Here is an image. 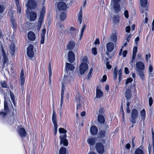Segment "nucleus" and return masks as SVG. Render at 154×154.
<instances>
[{
  "label": "nucleus",
  "instance_id": "nucleus-14",
  "mask_svg": "<svg viewBox=\"0 0 154 154\" xmlns=\"http://www.w3.org/2000/svg\"><path fill=\"white\" fill-rule=\"evenodd\" d=\"M27 5L28 8L30 9H35L37 7V4L36 2L33 0L29 1Z\"/></svg>",
  "mask_w": 154,
  "mask_h": 154
},
{
  "label": "nucleus",
  "instance_id": "nucleus-41",
  "mask_svg": "<svg viewBox=\"0 0 154 154\" xmlns=\"http://www.w3.org/2000/svg\"><path fill=\"white\" fill-rule=\"evenodd\" d=\"M119 15H114L113 17V19L114 22L115 23H117L119 22Z\"/></svg>",
  "mask_w": 154,
  "mask_h": 154
},
{
  "label": "nucleus",
  "instance_id": "nucleus-55",
  "mask_svg": "<svg viewBox=\"0 0 154 154\" xmlns=\"http://www.w3.org/2000/svg\"><path fill=\"white\" fill-rule=\"evenodd\" d=\"M106 65L107 68L108 69H110L112 68L111 66L109 64V61H107L106 62Z\"/></svg>",
  "mask_w": 154,
  "mask_h": 154
},
{
  "label": "nucleus",
  "instance_id": "nucleus-35",
  "mask_svg": "<svg viewBox=\"0 0 154 154\" xmlns=\"http://www.w3.org/2000/svg\"><path fill=\"white\" fill-rule=\"evenodd\" d=\"M137 72H138V74L141 79L143 80L144 79V75L143 70Z\"/></svg>",
  "mask_w": 154,
  "mask_h": 154
},
{
  "label": "nucleus",
  "instance_id": "nucleus-36",
  "mask_svg": "<svg viewBox=\"0 0 154 154\" xmlns=\"http://www.w3.org/2000/svg\"><path fill=\"white\" fill-rule=\"evenodd\" d=\"M80 96H76L75 97V99L77 100V102H79V103L77 104V109H79L81 107L80 103Z\"/></svg>",
  "mask_w": 154,
  "mask_h": 154
},
{
  "label": "nucleus",
  "instance_id": "nucleus-59",
  "mask_svg": "<svg viewBox=\"0 0 154 154\" xmlns=\"http://www.w3.org/2000/svg\"><path fill=\"white\" fill-rule=\"evenodd\" d=\"M120 0H112L111 2L112 4H119Z\"/></svg>",
  "mask_w": 154,
  "mask_h": 154
},
{
  "label": "nucleus",
  "instance_id": "nucleus-25",
  "mask_svg": "<svg viewBox=\"0 0 154 154\" xmlns=\"http://www.w3.org/2000/svg\"><path fill=\"white\" fill-rule=\"evenodd\" d=\"M148 151L149 154H150L151 152L154 154V139H153L152 144H149L148 146Z\"/></svg>",
  "mask_w": 154,
  "mask_h": 154
},
{
  "label": "nucleus",
  "instance_id": "nucleus-56",
  "mask_svg": "<svg viewBox=\"0 0 154 154\" xmlns=\"http://www.w3.org/2000/svg\"><path fill=\"white\" fill-rule=\"evenodd\" d=\"M131 37L132 35L131 34H129L127 36V37L126 38V40L127 42H129Z\"/></svg>",
  "mask_w": 154,
  "mask_h": 154
},
{
  "label": "nucleus",
  "instance_id": "nucleus-3",
  "mask_svg": "<svg viewBox=\"0 0 154 154\" xmlns=\"http://www.w3.org/2000/svg\"><path fill=\"white\" fill-rule=\"evenodd\" d=\"M87 60V58L86 57H84L82 59V61L84 62L81 63L79 67V72L81 75L83 74L88 69V65L86 63Z\"/></svg>",
  "mask_w": 154,
  "mask_h": 154
},
{
  "label": "nucleus",
  "instance_id": "nucleus-7",
  "mask_svg": "<svg viewBox=\"0 0 154 154\" xmlns=\"http://www.w3.org/2000/svg\"><path fill=\"white\" fill-rule=\"evenodd\" d=\"M20 78V80L19 83L20 85L21 89L23 90L24 89V84L25 80L24 72L23 69H22L21 71Z\"/></svg>",
  "mask_w": 154,
  "mask_h": 154
},
{
  "label": "nucleus",
  "instance_id": "nucleus-17",
  "mask_svg": "<svg viewBox=\"0 0 154 154\" xmlns=\"http://www.w3.org/2000/svg\"><path fill=\"white\" fill-rule=\"evenodd\" d=\"M90 131L91 134L93 135H95L98 132L97 128L95 125H92L91 127Z\"/></svg>",
  "mask_w": 154,
  "mask_h": 154
},
{
  "label": "nucleus",
  "instance_id": "nucleus-1",
  "mask_svg": "<svg viewBox=\"0 0 154 154\" xmlns=\"http://www.w3.org/2000/svg\"><path fill=\"white\" fill-rule=\"evenodd\" d=\"M59 131L60 133L64 134L63 135H60L59 137L60 144H63L62 146H67L68 142L66 139L67 136L66 133L67 132V131L63 128H60L59 129Z\"/></svg>",
  "mask_w": 154,
  "mask_h": 154
},
{
  "label": "nucleus",
  "instance_id": "nucleus-10",
  "mask_svg": "<svg viewBox=\"0 0 154 154\" xmlns=\"http://www.w3.org/2000/svg\"><path fill=\"white\" fill-rule=\"evenodd\" d=\"M58 9L61 11H65L68 8L66 4L63 2H60L57 5Z\"/></svg>",
  "mask_w": 154,
  "mask_h": 154
},
{
  "label": "nucleus",
  "instance_id": "nucleus-21",
  "mask_svg": "<svg viewBox=\"0 0 154 154\" xmlns=\"http://www.w3.org/2000/svg\"><path fill=\"white\" fill-rule=\"evenodd\" d=\"M28 37L29 40L32 41H34L35 38V34L32 32H30L28 33Z\"/></svg>",
  "mask_w": 154,
  "mask_h": 154
},
{
  "label": "nucleus",
  "instance_id": "nucleus-40",
  "mask_svg": "<svg viewBox=\"0 0 154 154\" xmlns=\"http://www.w3.org/2000/svg\"><path fill=\"white\" fill-rule=\"evenodd\" d=\"M61 83L62 84V89L61 91V93H64V91L65 89V86L66 85L65 82L64 81L61 82Z\"/></svg>",
  "mask_w": 154,
  "mask_h": 154
},
{
  "label": "nucleus",
  "instance_id": "nucleus-22",
  "mask_svg": "<svg viewBox=\"0 0 154 154\" xmlns=\"http://www.w3.org/2000/svg\"><path fill=\"white\" fill-rule=\"evenodd\" d=\"M2 56L3 59V66H4V65L5 63H7L8 62V59L6 56V54L5 53L4 50L2 51Z\"/></svg>",
  "mask_w": 154,
  "mask_h": 154
},
{
  "label": "nucleus",
  "instance_id": "nucleus-34",
  "mask_svg": "<svg viewBox=\"0 0 154 154\" xmlns=\"http://www.w3.org/2000/svg\"><path fill=\"white\" fill-rule=\"evenodd\" d=\"M106 133L107 131L102 130L99 131L98 134L100 137H103L105 136Z\"/></svg>",
  "mask_w": 154,
  "mask_h": 154
},
{
  "label": "nucleus",
  "instance_id": "nucleus-48",
  "mask_svg": "<svg viewBox=\"0 0 154 154\" xmlns=\"http://www.w3.org/2000/svg\"><path fill=\"white\" fill-rule=\"evenodd\" d=\"M63 95H64V94H63L62 93H61V102H60V110L62 108V104H63Z\"/></svg>",
  "mask_w": 154,
  "mask_h": 154
},
{
  "label": "nucleus",
  "instance_id": "nucleus-53",
  "mask_svg": "<svg viewBox=\"0 0 154 154\" xmlns=\"http://www.w3.org/2000/svg\"><path fill=\"white\" fill-rule=\"evenodd\" d=\"M104 112V109L103 108H100L99 110V112L100 114H103Z\"/></svg>",
  "mask_w": 154,
  "mask_h": 154
},
{
  "label": "nucleus",
  "instance_id": "nucleus-11",
  "mask_svg": "<svg viewBox=\"0 0 154 154\" xmlns=\"http://www.w3.org/2000/svg\"><path fill=\"white\" fill-rule=\"evenodd\" d=\"M33 46L32 45L30 44L29 45L27 49V54L29 57L32 58L34 55L33 51Z\"/></svg>",
  "mask_w": 154,
  "mask_h": 154
},
{
  "label": "nucleus",
  "instance_id": "nucleus-50",
  "mask_svg": "<svg viewBox=\"0 0 154 154\" xmlns=\"http://www.w3.org/2000/svg\"><path fill=\"white\" fill-rule=\"evenodd\" d=\"M7 115L6 112H0V118H4Z\"/></svg>",
  "mask_w": 154,
  "mask_h": 154
},
{
  "label": "nucleus",
  "instance_id": "nucleus-30",
  "mask_svg": "<svg viewBox=\"0 0 154 154\" xmlns=\"http://www.w3.org/2000/svg\"><path fill=\"white\" fill-rule=\"evenodd\" d=\"M97 120L98 122L101 124H103L105 121L103 116L101 115H98Z\"/></svg>",
  "mask_w": 154,
  "mask_h": 154
},
{
  "label": "nucleus",
  "instance_id": "nucleus-54",
  "mask_svg": "<svg viewBox=\"0 0 154 154\" xmlns=\"http://www.w3.org/2000/svg\"><path fill=\"white\" fill-rule=\"evenodd\" d=\"M149 105L151 106L153 103V100L151 97H150L149 99Z\"/></svg>",
  "mask_w": 154,
  "mask_h": 154
},
{
  "label": "nucleus",
  "instance_id": "nucleus-15",
  "mask_svg": "<svg viewBox=\"0 0 154 154\" xmlns=\"http://www.w3.org/2000/svg\"><path fill=\"white\" fill-rule=\"evenodd\" d=\"M144 148L141 146L137 148L134 152V154H144Z\"/></svg>",
  "mask_w": 154,
  "mask_h": 154
},
{
  "label": "nucleus",
  "instance_id": "nucleus-4",
  "mask_svg": "<svg viewBox=\"0 0 154 154\" xmlns=\"http://www.w3.org/2000/svg\"><path fill=\"white\" fill-rule=\"evenodd\" d=\"M45 13V6H43L40 11V17L37 29L38 31L40 30L42 23Z\"/></svg>",
  "mask_w": 154,
  "mask_h": 154
},
{
  "label": "nucleus",
  "instance_id": "nucleus-46",
  "mask_svg": "<svg viewBox=\"0 0 154 154\" xmlns=\"http://www.w3.org/2000/svg\"><path fill=\"white\" fill-rule=\"evenodd\" d=\"M93 68H91L90 69L89 72L87 75V79H90L92 77V73L93 71Z\"/></svg>",
  "mask_w": 154,
  "mask_h": 154
},
{
  "label": "nucleus",
  "instance_id": "nucleus-5",
  "mask_svg": "<svg viewBox=\"0 0 154 154\" xmlns=\"http://www.w3.org/2000/svg\"><path fill=\"white\" fill-rule=\"evenodd\" d=\"M139 112L138 110L135 109H133L132 110L131 119H130V122L133 124H135Z\"/></svg>",
  "mask_w": 154,
  "mask_h": 154
},
{
  "label": "nucleus",
  "instance_id": "nucleus-33",
  "mask_svg": "<svg viewBox=\"0 0 154 154\" xmlns=\"http://www.w3.org/2000/svg\"><path fill=\"white\" fill-rule=\"evenodd\" d=\"M140 114L141 116V119L144 121L145 119L146 115V111L144 109H142L140 112Z\"/></svg>",
  "mask_w": 154,
  "mask_h": 154
},
{
  "label": "nucleus",
  "instance_id": "nucleus-49",
  "mask_svg": "<svg viewBox=\"0 0 154 154\" xmlns=\"http://www.w3.org/2000/svg\"><path fill=\"white\" fill-rule=\"evenodd\" d=\"M91 52L92 54L94 55H96L97 54V48H96L94 47L92 48L91 49Z\"/></svg>",
  "mask_w": 154,
  "mask_h": 154
},
{
  "label": "nucleus",
  "instance_id": "nucleus-27",
  "mask_svg": "<svg viewBox=\"0 0 154 154\" xmlns=\"http://www.w3.org/2000/svg\"><path fill=\"white\" fill-rule=\"evenodd\" d=\"M96 141L95 138H90L88 139L87 142L90 146H93L95 144Z\"/></svg>",
  "mask_w": 154,
  "mask_h": 154
},
{
  "label": "nucleus",
  "instance_id": "nucleus-32",
  "mask_svg": "<svg viewBox=\"0 0 154 154\" xmlns=\"http://www.w3.org/2000/svg\"><path fill=\"white\" fill-rule=\"evenodd\" d=\"M78 17V21L79 22L80 24H81L82 23V9H80V10Z\"/></svg>",
  "mask_w": 154,
  "mask_h": 154
},
{
  "label": "nucleus",
  "instance_id": "nucleus-38",
  "mask_svg": "<svg viewBox=\"0 0 154 154\" xmlns=\"http://www.w3.org/2000/svg\"><path fill=\"white\" fill-rule=\"evenodd\" d=\"M140 4L143 7H145L147 5V0H140Z\"/></svg>",
  "mask_w": 154,
  "mask_h": 154
},
{
  "label": "nucleus",
  "instance_id": "nucleus-39",
  "mask_svg": "<svg viewBox=\"0 0 154 154\" xmlns=\"http://www.w3.org/2000/svg\"><path fill=\"white\" fill-rule=\"evenodd\" d=\"M66 148L62 147L59 150V154H66Z\"/></svg>",
  "mask_w": 154,
  "mask_h": 154
},
{
  "label": "nucleus",
  "instance_id": "nucleus-64",
  "mask_svg": "<svg viewBox=\"0 0 154 154\" xmlns=\"http://www.w3.org/2000/svg\"><path fill=\"white\" fill-rule=\"evenodd\" d=\"M94 44L96 45L100 44L99 39L98 38H97L96 39L94 42Z\"/></svg>",
  "mask_w": 154,
  "mask_h": 154
},
{
  "label": "nucleus",
  "instance_id": "nucleus-12",
  "mask_svg": "<svg viewBox=\"0 0 154 154\" xmlns=\"http://www.w3.org/2000/svg\"><path fill=\"white\" fill-rule=\"evenodd\" d=\"M136 66L137 67L136 71H137L143 70L145 68L144 63L141 61H139L136 63Z\"/></svg>",
  "mask_w": 154,
  "mask_h": 154
},
{
  "label": "nucleus",
  "instance_id": "nucleus-52",
  "mask_svg": "<svg viewBox=\"0 0 154 154\" xmlns=\"http://www.w3.org/2000/svg\"><path fill=\"white\" fill-rule=\"evenodd\" d=\"M5 9V7L3 6L0 5V13H2Z\"/></svg>",
  "mask_w": 154,
  "mask_h": 154
},
{
  "label": "nucleus",
  "instance_id": "nucleus-62",
  "mask_svg": "<svg viewBox=\"0 0 154 154\" xmlns=\"http://www.w3.org/2000/svg\"><path fill=\"white\" fill-rule=\"evenodd\" d=\"M57 26H60V28H61V29H62L64 27L63 25L61 24L60 23H57Z\"/></svg>",
  "mask_w": 154,
  "mask_h": 154
},
{
  "label": "nucleus",
  "instance_id": "nucleus-45",
  "mask_svg": "<svg viewBox=\"0 0 154 154\" xmlns=\"http://www.w3.org/2000/svg\"><path fill=\"white\" fill-rule=\"evenodd\" d=\"M117 71L116 70V67H115L114 69L113 72V79L116 80L117 78Z\"/></svg>",
  "mask_w": 154,
  "mask_h": 154
},
{
  "label": "nucleus",
  "instance_id": "nucleus-16",
  "mask_svg": "<svg viewBox=\"0 0 154 154\" xmlns=\"http://www.w3.org/2000/svg\"><path fill=\"white\" fill-rule=\"evenodd\" d=\"M112 7L116 13H118L120 10V5L119 4H112Z\"/></svg>",
  "mask_w": 154,
  "mask_h": 154
},
{
  "label": "nucleus",
  "instance_id": "nucleus-44",
  "mask_svg": "<svg viewBox=\"0 0 154 154\" xmlns=\"http://www.w3.org/2000/svg\"><path fill=\"white\" fill-rule=\"evenodd\" d=\"M1 85L2 88H8L9 87L8 86L5 81H3L1 82Z\"/></svg>",
  "mask_w": 154,
  "mask_h": 154
},
{
  "label": "nucleus",
  "instance_id": "nucleus-8",
  "mask_svg": "<svg viewBox=\"0 0 154 154\" xmlns=\"http://www.w3.org/2000/svg\"><path fill=\"white\" fill-rule=\"evenodd\" d=\"M10 20L11 23V26L14 30H16L17 27V23L15 18L14 17L12 13H9Z\"/></svg>",
  "mask_w": 154,
  "mask_h": 154
},
{
  "label": "nucleus",
  "instance_id": "nucleus-20",
  "mask_svg": "<svg viewBox=\"0 0 154 154\" xmlns=\"http://www.w3.org/2000/svg\"><path fill=\"white\" fill-rule=\"evenodd\" d=\"M37 17L36 13L32 11L30 13V20L31 21L35 20Z\"/></svg>",
  "mask_w": 154,
  "mask_h": 154
},
{
  "label": "nucleus",
  "instance_id": "nucleus-13",
  "mask_svg": "<svg viewBox=\"0 0 154 154\" xmlns=\"http://www.w3.org/2000/svg\"><path fill=\"white\" fill-rule=\"evenodd\" d=\"M68 58L69 62L72 63L75 60V56L74 53L72 51H70L68 53Z\"/></svg>",
  "mask_w": 154,
  "mask_h": 154
},
{
  "label": "nucleus",
  "instance_id": "nucleus-42",
  "mask_svg": "<svg viewBox=\"0 0 154 154\" xmlns=\"http://www.w3.org/2000/svg\"><path fill=\"white\" fill-rule=\"evenodd\" d=\"M5 100L4 101V109L5 111L8 112L9 111V108L8 107V103L6 101L5 97Z\"/></svg>",
  "mask_w": 154,
  "mask_h": 154
},
{
  "label": "nucleus",
  "instance_id": "nucleus-19",
  "mask_svg": "<svg viewBox=\"0 0 154 154\" xmlns=\"http://www.w3.org/2000/svg\"><path fill=\"white\" fill-rule=\"evenodd\" d=\"M46 29H43L42 32L41 34V39L40 42L41 44H43L44 43L45 39V35L46 32Z\"/></svg>",
  "mask_w": 154,
  "mask_h": 154
},
{
  "label": "nucleus",
  "instance_id": "nucleus-37",
  "mask_svg": "<svg viewBox=\"0 0 154 154\" xmlns=\"http://www.w3.org/2000/svg\"><path fill=\"white\" fill-rule=\"evenodd\" d=\"M66 17V15L64 12L62 13L60 15V19L61 20H64Z\"/></svg>",
  "mask_w": 154,
  "mask_h": 154
},
{
  "label": "nucleus",
  "instance_id": "nucleus-29",
  "mask_svg": "<svg viewBox=\"0 0 154 154\" xmlns=\"http://www.w3.org/2000/svg\"><path fill=\"white\" fill-rule=\"evenodd\" d=\"M111 40L113 42H116L117 40V38L116 34V33H112L111 37Z\"/></svg>",
  "mask_w": 154,
  "mask_h": 154
},
{
  "label": "nucleus",
  "instance_id": "nucleus-31",
  "mask_svg": "<svg viewBox=\"0 0 154 154\" xmlns=\"http://www.w3.org/2000/svg\"><path fill=\"white\" fill-rule=\"evenodd\" d=\"M10 52L11 54L13 55L15 52V46L14 44L12 43L10 46Z\"/></svg>",
  "mask_w": 154,
  "mask_h": 154
},
{
  "label": "nucleus",
  "instance_id": "nucleus-24",
  "mask_svg": "<svg viewBox=\"0 0 154 154\" xmlns=\"http://www.w3.org/2000/svg\"><path fill=\"white\" fill-rule=\"evenodd\" d=\"M66 70H72L74 69L75 66L73 64L67 63H66Z\"/></svg>",
  "mask_w": 154,
  "mask_h": 154
},
{
  "label": "nucleus",
  "instance_id": "nucleus-2",
  "mask_svg": "<svg viewBox=\"0 0 154 154\" xmlns=\"http://www.w3.org/2000/svg\"><path fill=\"white\" fill-rule=\"evenodd\" d=\"M106 54L109 57L111 58L113 56V53H110L114 49V45L112 42H108L106 45Z\"/></svg>",
  "mask_w": 154,
  "mask_h": 154
},
{
  "label": "nucleus",
  "instance_id": "nucleus-23",
  "mask_svg": "<svg viewBox=\"0 0 154 154\" xmlns=\"http://www.w3.org/2000/svg\"><path fill=\"white\" fill-rule=\"evenodd\" d=\"M19 133L22 137H25L26 133L25 129L23 128H20L18 130Z\"/></svg>",
  "mask_w": 154,
  "mask_h": 154
},
{
  "label": "nucleus",
  "instance_id": "nucleus-63",
  "mask_svg": "<svg viewBox=\"0 0 154 154\" xmlns=\"http://www.w3.org/2000/svg\"><path fill=\"white\" fill-rule=\"evenodd\" d=\"M131 145L129 143H127L125 146V148L127 149H129L131 148Z\"/></svg>",
  "mask_w": 154,
  "mask_h": 154
},
{
  "label": "nucleus",
  "instance_id": "nucleus-60",
  "mask_svg": "<svg viewBox=\"0 0 154 154\" xmlns=\"http://www.w3.org/2000/svg\"><path fill=\"white\" fill-rule=\"evenodd\" d=\"M131 30V28L129 26H127L125 28V31L127 32H129Z\"/></svg>",
  "mask_w": 154,
  "mask_h": 154
},
{
  "label": "nucleus",
  "instance_id": "nucleus-61",
  "mask_svg": "<svg viewBox=\"0 0 154 154\" xmlns=\"http://www.w3.org/2000/svg\"><path fill=\"white\" fill-rule=\"evenodd\" d=\"M124 71L125 73L127 74H128L129 73L128 68L126 67L125 68Z\"/></svg>",
  "mask_w": 154,
  "mask_h": 154
},
{
  "label": "nucleus",
  "instance_id": "nucleus-51",
  "mask_svg": "<svg viewBox=\"0 0 154 154\" xmlns=\"http://www.w3.org/2000/svg\"><path fill=\"white\" fill-rule=\"evenodd\" d=\"M133 79L131 78L127 79L125 85H127L129 83H131Z\"/></svg>",
  "mask_w": 154,
  "mask_h": 154
},
{
  "label": "nucleus",
  "instance_id": "nucleus-6",
  "mask_svg": "<svg viewBox=\"0 0 154 154\" xmlns=\"http://www.w3.org/2000/svg\"><path fill=\"white\" fill-rule=\"evenodd\" d=\"M52 121L54 124V132L55 135H56L57 132V120L56 113L54 110L53 111L52 116Z\"/></svg>",
  "mask_w": 154,
  "mask_h": 154
},
{
  "label": "nucleus",
  "instance_id": "nucleus-58",
  "mask_svg": "<svg viewBox=\"0 0 154 154\" xmlns=\"http://www.w3.org/2000/svg\"><path fill=\"white\" fill-rule=\"evenodd\" d=\"M124 15L126 18H128L129 17L128 12L127 10H125L124 12Z\"/></svg>",
  "mask_w": 154,
  "mask_h": 154
},
{
  "label": "nucleus",
  "instance_id": "nucleus-43",
  "mask_svg": "<svg viewBox=\"0 0 154 154\" xmlns=\"http://www.w3.org/2000/svg\"><path fill=\"white\" fill-rule=\"evenodd\" d=\"M16 5L17 7V13L20 14L21 12V8L20 6L19 2H17L16 3Z\"/></svg>",
  "mask_w": 154,
  "mask_h": 154
},
{
  "label": "nucleus",
  "instance_id": "nucleus-57",
  "mask_svg": "<svg viewBox=\"0 0 154 154\" xmlns=\"http://www.w3.org/2000/svg\"><path fill=\"white\" fill-rule=\"evenodd\" d=\"M137 47H134L133 49V54H136L137 52Z\"/></svg>",
  "mask_w": 154,
  "mask_h": 154
},
{
  "label": "nucleus",
  "instance_id": "nucleus-26",
  "mask_svg": "<svg viewBox=\"0 0 154 154\" xmlns=\"http://www.w3.org/2000/svg\"><path fill=\"white\" fill-rule=\"evenodd\" d=\"M131 91L130 89H127L125 92V97L127 100H130L131 97Z\"/></svg>",
  "mask_w": 154,
  "mask_h": 154
},
{
  "label": "nucleus",
  "instance_id": "nucleus-47",
  "mask_svg": "<svg viewBox=\"0 0 154 154\" xmlns=\"http://www.w3.org/2000/svg\"><path fill=\"white\" fill-rule=\"evenodd\" d=\"M10 95L11 99L12 101L14 103L15 100V97L14 94L11 91H10Z\"/></svg>",
  "mask_w": 154,
  "mask_h": 154
},
{
  "label": "nucleus",
  "instance_id": "nucleus-9",
  "mask_svg": "<svg viewBox=\"0 0 154 154\" xmlns=\"http://www.w3.org/2000/svg\"><path fill=\"white\" fill-rule=\"evenodd\" d=\"M96 148L99 154H103L104 151V146L101 143L98 142L96 145Z\"/></svg>",
  "mask_w": 154,
  "mask_h": 154
},
{
  "label": "nucleus",
  "instance_id": "nucleus-28",
  "mask_svg": "<svg viewBox=\"0 0 154 154\" xmlns=\"http://www.w3.org/2000/svg\"><path fill=\"white\" fill-rule=\"evenodd\" d=\"M103 94V92L97 87L96 88V97L99 98L101 97Z\"/></svg>",
  "mask_w": 154,
  "mask_h": 154
},
{
  "label": "nucleus",
  "instance_id": "nucleus-18",
  "mask_svg": "<svg viewBox=\"0 0 154 154\" xmlns=\"http://www.w3.org/2000/svg\"><path fill=\"white\" fill-rule=\"evenodd\" d=\"M75 45L74 42L72 41H70L67 45V49L69 50H72L73 49Z\"/></svg>",
  "mask_w": 154,
  "mask_h": 154
}]
</instances>
